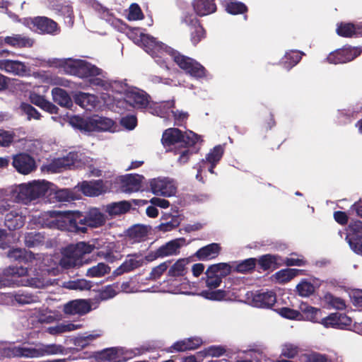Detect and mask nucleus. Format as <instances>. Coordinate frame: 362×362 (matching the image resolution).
Segmentation results:
<instances>
[{
    "instance_id": "1",
    "label": "nucleus",
    "mask_w": 362,
    "mask_h": 362,
    "mask_svg": "<svg viewBox=\"0 0 362 362\" xmlns=\"http://www.w3.org/2000/svg\"><path fill=\"white\" fill-rule=\"evenodd\" d=\"M134 43L142 47L161 66L168 68L167 60L171 58L186 73L193 77L201 78L205 75L204 68L188 57L180 54L175 50L158 42L153 37L143 33L139 29H134L129 33Z\"/></svg>"
},
{
    "instance_id": "2",
    "label": "nucleus",
    "mask_w": 362,
    "mask_h": 362,
    "mask_svg": "<svg viewBox=\"0 0 362 362\" xmlns=\"http://www.w3.org/2000/svg\"><path fill=\"white\" fill-rule=\"evenodd\" d=\"M28 275V268L24 267H8L0 272V288L4 286H30L37 288L50 285V280L43 276L25 278Z\"/></svg>"
},
{
    "instance_id": "3",
    "label": "nucleus",
    "mask_w": 362,
    "mask_h": 362,
    "mask_svg": "<svg viewBox=\"0 0 362 362\" xmlns=\"http://www.w3.org/2000/svg\"><path fill=\"white\" fill-rule=\"evenodd\" d=\"M69 232L86 233L87 227L98 228L106 222L105 216L96 208L90 209L86 215L78 211L71 212Z\"/></svg>"
},
{
    "instance_id": "4",
    "label": "nucleus",
    "mask_w": 362,
    "mask_h": 362,
    "mask_svg": "<svg viewBox=\"0 0 362 362\" xmlns=\"http://www.w3.org/2000/svg\"><path fill=\"white\" fill-rule=\"evenodd\" d=\"M52 184L45 180H34L21 184L13 191V197L18 202L27 204L47 193Z\"/></svg>"
},
{
    "instance_id": "5",
    "label": "nucleus",
    "mask_w": 362,
    "mask_h": 362,
    "mask_svg": "<svg viewBox=\"0 0 362 362\" xmlns=\"http://www.w3.org/2000/svg\"><path fill=\"white\" fill-rule=\"evenodd\" d=\"M95 246L84 242H80L76 245H69L64 252V255L60 260V264L65 269L79 267L86 262L84 256L91 253Z\"/></svg>"
},
{
    "instance_id": "6",
    "label": "nucleus",
    "mask_w": 362,
    "mask_h": 362,
    "mask_svg": "<svg viewBox=\"0 0 362 362\" xmlns=\"http://www.w3.org/2000/svg\"><path fill=\"white\" fill-rule=\"evenodd\" d=\"M59 66L64 71L70 75L76 76L79 78L103 76V71L91 64L86 60L78 59H65L60 60Z\"/></svg>"
},
{
    "instance_id": "7",
    "label": "nucleus",
    "mask_w": 362,
    "mask_h": 362,
    "mask_svg": "<svg viewBox=\"0 0 362 362\" xmlns=\"http://www.w3.org/2000/svg\"><path fill=\"white\" fill-rule=\"evenodd\" d=\"M7 256L12 260L30 264L31 266L37 267L43 272V274L49 271V269H45V267L51 266L52 259L49 255H35L32 252L24 249L13 248L8 251Z\"/></svg>"
},
{
    "instance_id": "8",
    "label": "nucleus",
    "mask_w": 362,
    "mask_h": 362,
    "mask_svg": "<svg viewBox=\"0 0 362 362\" xmlns=\"http://www.w3.org/2000/svg\"><path fill=\"white\" fill-rule=\"evenodd\" d=\"M199 139V136L193 132H186L185 134L177 129L170 128L166 129L162 136V143L164 146L174 149L182 146L183 144L194 146Z\"/></svg>"
},
{
    "instance_id": "9",
    "label": "nucleus",
    "mask_w": 362,
    "mask_h": 362,
    "mask_svg": "<svg viewBox=\"0 0 362 362\" xmlns=\"http://www.w3.org/2000/svg\"><path fill=\"white\" fill-rule=\"evenodd\" d=\"M71 219V211L62 213L57 211H49L41 213L37 223L43 228H58L69 231Z\"/></svg>"
},
{
    "instance_id": "10",
    "label": "nucleus",
    "mask_w": 362,
    "mask_h": 362,
    "mask_svg": "<svg viewBox=\"0 0 362 362\" xmlns=\"http://www.w3.org/2000/svg\"><path fill=\"white\" fill-rule=\"evenodd\" d=\"M88 162L81 153L70 152L66 156L52 160L46 165L48 172L59 173L67 168H80Z\"/></svg>"
},
{
    "instance_id": "11",
    "label": "nucleus",
    "mask_w": 362,
    "mask_h": 362,
    "mask_svg": "<svg viewBox=\"0 0 362 362\" xmlns=\"http://www.w3.org/2000/svg\"><path fill=\"white\" fill-rule=\"evenodd\" d=\"M150 113L166 119H173L176 124H180L188 117V113L183 111L174 110V101H164L160 104L150 106Z\"/></svg>"
},
{
    "instance_id": "12",
    "label": "nucleus",
    "mask_w": 362,
    "mask_h": 362,
    "mask_svg": "<svg viewBox=\"0 0 362 362\" xmlns=\"http://www.w3.org/2000/svg\"><path fill=\"white\" fill-rule=\"evenodd\" d=\"M206 275V285L209 289L202 291L199 294L201 296L208 300L218 301L232 299V296L230 295L229 291L222 289L216 290L220 286L222 278L216 276L214 274H208L207 271Z\"/></svg>"
},
{
    "instance_id": "13",
    "label": "nucleus",
    "mask_w": 362,
    "mask_h": 362,
    "mask_svg": "<svg viewBox=\"0 0 362 362\" xmlns=\"http://www.w3.org/2000/svg\"><path fill=\"white\" fill-rule=\"evenodd\" d=\"M78 127L85 132L110 131L114 122L107 117L94 115L86 118H76Z\"/></svg>"
},
{
    "instance_id": "14",
    "label": "nucleus",
    "mask_w": 362,
    "mask_h": 362,
    "mask_svg": "<svg viewBox=\"0 0 362 362\" xmlns=\"http://www.w3.org/2000/svg\"><path fill=\"white\" fill-rule=\"evenodd\" d=\"M124 104L138 109L146 108L150 112V106L153 104H160V103H150L145 92L132 88L126 92L124 100L117 101L119 107L124 106Z\"/></svg>"
},
{
    "instance_id": "15",
    "label": "nucleus",
    "mask_w": 362,
    "mask_h": 362,
    "mask_svg": "<svg viewBox=\"0 0 362 362\" xmlns=\"http://www.w3.org/2000/svg\"><path fill=\"white\" fill-rule=\"evenodd\" d=\"M361 53L362 48L361 47H351L346 45L343 47L330 52L327 57V61L334 64H344L354 60Z\"/></svg>"
},
{
    "instance_id": "16",
    "label": "nucleus",
    "mask_w": 362,
    "mask_h": 362,
    "mask_svg": "<svg viewBox=\"0 0 362 362\" xmlns=\"http://www.w3.org/2000/svg\"><path fill=\"white\" fill-rule=\"evenodd\" d=\"M185 243L183 238H177L170 240L159 247L157 250L150 252L146 256L148 262H152L158 258H165L170 256L177 255L180 249Z\"/></svg>"
},
{
    "instance_id": "17",
    "label": "nucleus",
    "mask_w": 362,
    "mask_h": 362,
    "mask_svg": "<svg viewBox=\"0 0 362 362\" xmlns=\"http://www.w3.org/2000/svg\"><path fill=\"white\" fill-rule=\"evenodd\" d=\"M23 23L30 29L38 31L40 33L55 35L58 33L56 22L47 17H35L34 18H24Z\"/></svg>"
},
{
    "instance_id": "18",
    "label": "nucleus",
    "mask_w": 362,
    "mask_h": 362,
    "mask_svg": "<svg viewBox=\"0 0 362 362\" xmlns=\"http://www.w3.org/2000/svg\"><path fill=\"white\" fill-rule=\"evenodd\" d=\"M149 184L151 192L156 195L171 197L177 191L175 181L168 177L154 178L151 180Z\"/></svg>"
},
{
    "instance_id": "19",
    "label": "nucleus",
    "mask_w": 362,
    "mask_h": 362,
    "mask_svg": "<svg viewBox=\"0 0 362 362\" xmlns=\"http://www.w3.org/2000/svg\"><path fill=\"white\" fill-rule=\"evenodd\" d=\"M246 300L257 308H271L275 304L276 297L275 293L272 291H260L255 293L250 291L246 293Z\"/></svg>"
},
{
    "instance_id": "20",
    "label": "nucleus",
    "mask_w": 362,
    "mask_h": 362,
    "mask_svg": "<svg viewBox=\"0 0 362 362\" xmlns=\"http://www.w3.org/2000/svg\"><path fill=\"white\" fill-rule=\"evenodd\" d=\"M349 230L346 239L351 249L356 253L362 255V221H356L351 223L349 225Z\"/></svg>"
},
{
    "instance_id": "21",
    "label": "nucleus",
    "mask_w": 362,
    "mask_h": 362,
    "mask_svg": "<svg viewBox=\"0 0 362 362\" xmlns=\"http://www.w3.org/2000/svg\"><path fill=\"white\" fill-rule=\"evenodd\" d=\"M12 165L18 173L22 175H28L36 168L34 158L24 153L13 156Z\"/></svg>"
},
{
    "instance_id": "22",
    "label": "nucleus",
    "mask_w": 362,
    "mask_h": 362,
    "mask_svg": "<svg viewBox=\"0 0 362 362\" xmlns=\"http://www.w3.org/2000/svg\"><path fill=\"white\" fill-rule=\"evenodd\" d=\"M138 353L124 350L123 348H110L100 353V358L108 361L122 362L132 358Z\"/></svg>"
},
{
    "instance_id": "23",
    "label": "nucleus",
    "mask_w": 362,
    "mask_h": 362,
    "mask_svg": "<svg viewBox=\"0 0 362 362\" xmlns=\"http://www.w3.org/2000/svg\"><path fill=\"white\" fill-rule=\"evenodd\" d=\"M336 33L339 36L347 38L362 37V23H339Z\"/></svg>"
},
{
    "instance_id": "24",
    "label": "nucleus",
    "mask_w": 362,
    "mask_h": 362,
    "mask_svg": "<svg viewBox=\"0 0 362 362\" xmlns=\"http://www.w3.org/2000/svg\"><path fill=\"white\" fill-rule=\"evenodd\" d=\"M25 222V216L21 209H12L5 216V226L11 230L21 228Z\"/></svg>"
},
{
    "instance_id": "25",
    "label": "nucleus",
    "mask_w": 362,
    "mask_h": 362,
    "mask_svg": "<svg viewBox=\"0 0 362 362\" xmlns=\"http://www.w3.org/2000/svg\"><path fill=\"white\" fill-rule=\"evenodd\" d=\"M0 70L19 76L26 75L28 71L23 62L10 59L0 60Z\"/></svg>"
},
{
    "instance_id": "26",
    "label": "nucleus",
    "mask_w": 362,
    "mask_h": 362,
    "mask_svg": "<svg viewBox=\"0 0 362 362\" xmlns=\"http://www.w3.org/2000/svg\"><path fill=\"white\" fill-rule=\"evenodd\" d=\"M8 356H19L25 358H41V351L40 343L33 346H14L8 349Z\"/></svg>"
},
{
    "instance_id": "27",
    "label": "nucleus",
    "mask_w": 362,
    "mask_h": 362,
    "mask_svg": "<svg viewBox=\"0 0 362 362\" xmlns=\"http://www.w3.org/2000/svg\"><path fill=\"white\" fill-rule=\"evenodd\" d=\"M144 176L138 174H129L122 178V188L127 193L136 192L141 189Z\"/></svg>"
},
{
    "instance_id": "28",
    "label": "nucleus",
    "mask_w": 362,
    "mask_h": 362,
    "mask_svg": "<svg viewBox=\"0 0 362 362\" xmlns=\"http://www.w3.org/2000/svg\"><path fill=\"white\" fill-rule=\"evenodd\" d=\"M91 305L88 300L77 299L66 303L64 306V311L70 315H83L91 310Z\"/></svg>"
},
{
    "instance_id": "29",
    "label": "nucleus",
    "mask_w": 362,
    "mask_h": 362,
    "mask_svg": "<svg viewBox=\"0 0 362 362\" xmlns=\"http://www.w3.org/2000/svg\"><path fill=\"white\" fill-rule=\"evenodd\" d=\"M1 42L14 48H29L34 44V40L20 34H12L11 35L5 37Z\"/></svg>"
},
{
    "instance_id": "30",
    "label": "nucleus",
    "mask_w": 362,
    "mask_h": 362,
    "mask_svg": "<svg viewBox=\"0 0 362 362\" xmlns=\"http://www.w3.org/2000/svg\"><path fill=\"white\" fill-rule=\"evenodd\" d=\"M78 187L85 195L89 197L98 196L107 191V187L100 180L83 182Z\"/></svg>"
},
{
    "instance_id": "31",
    "label": "nucleus",
    "mask_w": 362,
    "mask_h": 362,
    "mask_svg": "<svg viewBox=\"0 0 362 362\" xmlns=\"http://www.w3.org/2000/svg\"><path fill=\"white\" fill-rule=\"evenodd\" d=\"M192 6L197 15L199 16L209 15L216 10L214 0H194Z\"/></svg>"
},
{
    "instance_id": "32",
    "label": "nucleus",
    "mask_w": 362,
    "mask_h": 362,
    "mask_svg": "<svg viewBox=\"0 0 362 362\" xmlns=\"http://www.w3.org/2000/svg\"><path fill=\"white\" fill-rule=\"evenodd\" d=\"M75 102L86 110H92L98 104L97 97L93 94L80 92L75 96Z\"/></svg>"
},
{
    "instance_id": "33",
    "label": "nucleus",
    "mask_w": 362,
    "mask_h": 362,
    "mask_svg": "<svg viewBox=\"0 0 362 362\" xmlns=\"http://www.w3.org/2000/svg\"><path fill=\"white\" fill-rule=\"evenodd\" d=\"M131 206L130 202L127 201L113 202L105 206V212L112 218L126 214L130 210Z\"/></svg>"
},
{
    "instance_id": "34",
    "label": "nucleus",
    "mask_w": 362,
    "mask_h": 362,
    "mask_svg": "<svg viewBox=\"0 0 362 362\" xmlns=\"http://www.w3.org/2000/svg\"><path fill=\"white\" fill-rule=\"evenodd\" d=\"M189 263V260L187 258L177 259L170 267L168 271V276L171 278L184 276L187 272V265Z\"/></svg>"
},
{
    "instance_id": "35",
    "label": "nucleus",
    "mask_w": 362,
    "mask_h": 362,
    "mask_svg": "<svg viewBox=\"0 0 362 362\" xmlns=\"http://www.w3.org/2000/svg\"><path fill=\"white\" fill-rule=\"evenodd\" d=\"M29 99L33 104L51 114L57 112V107L53 105L51 102L46 100L43 96H41L35 92L30 93Z\"/></svg>"
},
{
    "instance_id": "36",
    "label": "nucleus",
    "mask_w": 362,
    "mask_h": 362,
    "mask_svg": "<svg viewBox=\"0 0 362 362\" xmlns=\"http://www.w3.org/2000/svg\"><path fill=\"white\" fill-rule=\"evenodd\" d=\"M49 192V200L50 202H69L76 199L73 192L68 189H62L53 191L51 188Z\"/></svg>"
},
{
    "instance_id": "37",
    "label": "nucleus",
    "mask_w": 362,
    "mask_h": 362,
    "mask_svg": "<svg viewBox=\"0 0 362 362\" xmlns=\"http://www.w3.org/2000/svg\"><path fill=\"white\" fill-rule=\"evenodd\" d=\"M202 344V340L198 337L188 338L175 342L172 349L177 351H185L195 349Z\"/></svg>"
},
{
    "instance_id": "38",
    "label": "nucleus",
    "mask_w": 362,
    "mask_h": 362,
    "mask_svg": "<svg viewBox=\"0 0 362 362\" xmlns=\"http://www.w3.org/2000/svg\"><path fill=\"white\" fill-rule=\"evenodd\" d=\"M184 21L188 25L194 26V30L192 33V42L194 45L197 44L202 38L204 37V28L198 24L197 19L192 15L185 16Z\"/></svg>"
},
{
    "instance_id": "39",
    "label": "nucleus",
    "mask_w": 362,
    "mask_h": 362,
    "mask_svg": "<svg viewBox=\"0 0 362 362\" xmlns=\"http://www.w3.org/2000/svg\"><path fill=\"white\" fill-rule=\"evenodd\" d=\"M220 246L217 243H211L200 248L197 252V257L202 260L215 258L220 251Z\"/></svg>"
},
{
    "instance_id": "40",
    "label": "nucleus",
    "mask_w": 362,
    "mask_h": 362,
    "mask_svg": "<svg viewBox=\"0 0 362 362\" xmlns=\"http://www.w3.org/2000/svg\"><path fill=\"white\" fill-rule=\"evenodd\" d=\"M52 99L58 105L69 107L72 105V101L66 90L60 88H54L52 90Z\"/></svg>"
},
{
    "instance_id": "41",
    "label": "nucleus",
    "mask_w": 362,
    "mask_h": 362,
    "mask_svg": "<svg viewBox=\"0 0 362 362\" xmlns=\"http://www.w3.org/2000/svg\"><path fill=\"white\" fill-rule=\"evenodd\" d=\"M142 265V261L138 260L133 257L126 259L115 271L116 275H121L124 273L132 271Z\"/></svg>"
},
{
    "instance_id": "42",
    "label": "nucleus",
    "mask_w": 362,
    "mask_h": 362,
    "mask_svg": "<svg viewBox=\"0 0 362 362\" xmlns=\"http://www.w3.org/2000/svg\"><path fill=\"white\" fill-rule=\"evenodd\" d=\"M81 325L74 324L71 322L60 323L55 326L47 328V332L50 334L55 335L67 332L74 331L81 328Z\"/></svg>"
},
{
    "instance_id": "43",
    "label": "nucleus",
    "mask_w": 362,
    "mask_h": 362,
    "mask_svg": "<svg viewBox=\"0 0 362 362\" xmlns=\"http://www.w3.org/2000/svg\"><path fill=\"white\" fill-rule=\"evenodd\" d=\"M45 236L40 233L30 232L25 234L24 243L28 247H35L44 243Z\"/></svg>"
},
{
    "instance_id": "44",
    "label": "nucleus",
    "mask_w": 362,
    "mask_h": 362,
    "mask_svg": "<svg viewBox=\"0 0 362 362\" xmlns=\"http://www.w3.org/2000/svg\"><path fill=\"white\" fill-rule=\"evenodd\" d=\"M301 272V270L296 269H284L274 274V278L279 283H286L291 280Z\"/></svg>"
},
{
    "instance_id": "45",
    "label": "nucleus",
    "mask_w": 362,
    "mask_h": 362,
    "mask_svg": "<svg viewBox=\"0 0 362 362\" xmlns=\"http://www.w3.org/2000/svg\"><path fill=\"white\" fill-rule=\"evenodd\" d=\"M40 344L41 357L51 355L62 354L64 351L63 346L57 344Z\"/></svg>"
},
{
    "instance_id": "46",
    "label": "nucleus",
    "mask_w": 362,
    "mask_h": 362,
    "mask_svg": "<svg viewBox=\"0 0 362 362\" xmlns=\"http://www.w3.org/2000/svg\"><path fill=\"white\" fill-rule=\"evenodd\" d=\"M36 76L39 77L43 83H49L50 85L67 86V81L65 79L53 76L47 72L37 73L36 74Z\"/></svg>"
},
{
    "instance_id": "47",
    "label": "nucleus",
    "mask_w": 362,
    "mask_h": 362,
    "mask_svg": "<svg viewBox=\"0 0 362 362\" xmlns=\"http://www.w3.org/2000/svg\"><path fill=\"white\" fill-rule=\"evenodd\" d=\"M110 268L105 263H98L97 265L89 268L87 270L86 276L92 278L101 277L108 274Z\"/></svg>"
},
{
    "instance_id": "48",
    "label": "nucleus",
    "mask_w": 362,
    "mask_h": 362,
    "mask_svg": "<svg viewBox=\"0 0 362 362\" xmlns=\"http://www.w3.org/2000/svg\"><path fill=\"white\" fill-rule=\"evenodd\" d=\"M147 233L148 228L140 225L133 226L128 231L129 236L135 242L143 240L147 235Z\"/></svg>"
},
{
    "instance_id": "49",
    "label": "nucleus",
    "mask_w": 362,
    "mask_h": 362,
    "mask_svg": "<svg viewBox=\"0 0 362 362\" xmlns=\"http://www.w3.org/2000/svg\"><path fill=\"white\" fill-rule=\"evenodd\" d=\"M64 287L72 290H89L92 287V283L86 279H77L64 282Z\"/></svg>"
},
{
    "instance_id": "50",
    "label": "nucleus",
    "mask_w": 362,
    "mask_h": 362,
    "mask_svg": "<svg viewBox=\"0 0 362 362\" xmlns=\"http://www.w3.org/2000/svg\"><path fill=\"white\" fill-rule=\"evenodd\" d=\"M230 272V266L227 263H218L211 265L207 269L208 274H214L221 278L228 275Z\"/></svg>"
},
{
    "instance_id": "51",
    "label": "nucleus",
    "mask_w": 362,
    "mask_h": 362,
    "mask_svg": "<svg viewBox=\"0 0 362 362\" xmlns=\"http://www.w3.org/2000/svg\"><path fill=\"white\" fill-rule=\"evenodd\" d=\"M301 313L300 317L305 320L315 322L317 316V310L312 306H310L305 303H302L299 307Z\"/></svg>"
},
{
    "instance_id": "52",
    "label": "nucleus",
    "mask_w": 362,
    "mask_h": 362,
    "mask_svg": "<svg viewBox=\"0 0 362 362\" xmlns=\"http://www.w3.org/2000/svg\"><path fill=\"white\" fill-rule=\"evenodd\" d=\"M192 146L183 144L182 146L178 147L175 150V153L179 155L177 162L180 164H185L189 159L190 156L193 153L191 150Z\"/></svg>"
},
{
    "instance_id": "53",
    "label": "nucleus",
    "mask_w": 362,
    "mask_h": 362,
    "mask_svg": "<svg viewBox=\"0 0 362 362\" xmlns=\"http://www.w3.org/2000/svg\"><path fill=\"white\" fill-rule=\"evenodd\" d=\"M302 53L298 51H291L287 52L284 59V63L287 69H290L299 62Z\"/></svg>"
},
{
    "instance_id": "54",
    "label": "nucleus",
    "mask_w": 362,
    "mask_h": 362,
    "mask_svg": "<svg viewBox=\"0 0 362 362\" xmlns=\"http://www.w3.org/2000/svg\"><path fill=\"white\" fill-rule=\"evenodd\" d=\"M101 335L100 333H94V334H86L83 336L78 337L74 340V344L76 346L81 348H85L87 346L91 341L97 339Z\"/></svg>"
},
{
    "instance_id": "55",
    "label": "nucleus",
    "mask_w": 362,
    "mask_h": 362,
    "mask_svg": "<svg viewBox=\"0 0 362 362\" xmlns=\"http://www.w3.org/2000/svg\"><path fill=\"white\" fill-rule=\"evenodd\" d=\"M20 109L23 114L27 115L28 119L29 120L31 119H40L41 115L40 112L30 104L23 103L20 106Z\"/></svg>"
},
{
    "instance_id": "56",
    "label": "nucleus",
    "mask_w": 362,
    "mask_h": 362,
    "mask_svg": "<svg viewBox=\"0 0 362 362\" xmlns=\"http://www.w3.org/2000/svg\"><path fill=\"white\" fill-rule=\"evenodd\" d=\"M325 298L331 307L337 310H344L346 308L345 301L342 298L336 297L331 293H327Z\"/></svg>"
},
{
    "instance_id": "57",
    "label": "nucleus",
    "mask_w": 362,
    "mask_h": 362,
    "mask_svg": "<svg viewBox=\"0 0 362 362\" xmlns=\"http://www.w3.org/2000/svg\"><path fill=\"white\" fill-rule=\"evenodd\" d=\"M223 154V148L218 145L215 146L206 156V160L209 163H217Z\"/></svg>"
},
{
    "instance_id": "58",
    "label": "nucleus",
    "mask_w": 362,
    "mask_h": 362,
    "mask_svg": "<svg viewBox=\"0 0 362 362\" xmlns=\"http://www.w3.org/2000/svg\"><path fill=\"white\" fill-rule=\"evenodd\" d=\"M298 294L301 296L307 297L315 291V286L310 282L303 281L296 286Z\"/></svg>"
},
{
    "instance_id": "59",
    "label": "nucleus",
    "mask_w": 362,
    "mask_h": 362,
    "mask_svg": "<svg viewBox=\"0 0 362 362\" xmlns=\"http://www.w3.org/2000/svg\"><path fill=\"white\" fill-rule=\"evenodd\" d=\"M117 286L109 285L101 289L98 294V298L100 300H106L115 297L117 294Z\"/></svg>"
},
{
    "instance_id": "60",
    "label": "nucleus",
    "mask_w": 362,
    "mask_h": 362,
    "mask_svg": "<svg viewBox=\"0 0 362 362\" xmlns=\"http://www.w3.org/2000/svg\"><path fill=\"white\" fill-rule=\"evenodd\" d=\"M298 346L293 344L286 343L281 346V355L284 357L293 358L298 354Z\"/></svg>"
},
{
    "instance_id": "61",
    "label": "nucleus",
    "mask_w": 362,
    "mask_h": 362,
    "mask_svg": "<svg viewBox=\"0 0 362 362\" xmlns=\"http://www.w3.org/2000/svg\"><path fill=\"white\" fill-rule=\"evenodd\" d=\"M226 11L231 14H238L246 11V6L238 1H229L226 4Z\"/></svg>"
},
{
    "instance_id": "62",
    "label": "nucleus",
    "mask_w": 362,
    "mask_h": 362,
    "mask_svg": "<svg viewBox=\"0 0 362 362\" xmlns=\"http://www.w3.org/2000/svg\"><path fill=\"white\" fill-rule=\"evenodd\" d=\"M279 257L276 255H262L259 259V264L264 269H268L273 264L278 263Z\"/></svg>"
},
{
    "instance_id": "63",
    "label": "nucleus",
    "mask_w": 362,
    "mask_h": 362,
    "mask_svg": "<svg viewBox=\"0 0 362 362\" xmlns=\"http://www.w3.org/2000/svg\"><path fill=\"white\" fill-rule=\"evenodd\" d=\"M169 263L170 262H164L153 268L150 273V279L153 280L159 279L162 274L168 269Z\"/></svg>"
},
{
    "instance_id": "64",
    "label": "nucleus",
    "mask_w": 362,
    "mask_h": 362,
    "mask_svg": "<svg viewBox=\"0 0 362 362\" xmlns=\"http://www.w3.org/2000/svg\"><path fill=\"white\" fill-rule=\"evenodd\" d=\"M144 17L143 13L136 4H132L129 8L127 18L129 21L141 20Z\"/></svg>"
}]
</instances>
